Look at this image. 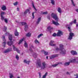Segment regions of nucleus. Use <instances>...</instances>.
<instances>
[{"label":"nucleus","mask_w":78,"mask_h":78,"mask_svg":"<svg viewBox=\"0 0 78 78\" xmlns=\"http://www.w3.org/2000/svg\"><path fill=\"white\" fill-rule=\"evenodd\" d=\"M33 56H34V58H37V54H36V53H35V54H34Z\"/></svg>","instance_id":"39"},{"label":"nucleus","mask_w":78,"mask_h":78,"mask_svg":"<svg viewBox=\"0 0 78 78\" xmlns=\"http://www.w3.org/2000/svg\"><path fill=\"white\" fill-rule=\"evenodd\" d=\"M1 16H3V15H4L5 13V12H1Z\"/></svg>","instance_id":"37"},{"label":"nucleus","mask_w":78,"mask_h":78,"mask_svg":"<svg viewBox=\"0 0 78 78\" xmlns=\"http://www.w3.org/2000/svg\"><path fill=\"white\" fill-rule=\"evenodd\" d=\"M52 23L55 25V26H58V25H59V24L58 23V21L57 20L55 21H52Z\"/></svg>","instance_id":"9"},{"label":"nucleus","mask_w":78,"mask_h":78,"mask_svg":"<svg viewBox=\"0 0 78 78\" xmlns=\"http://www.w3.org/2000/svg\"><path fill=\"white\" fill-rule=\"evenodd\" d=\"M57 56H58V54L52 55L51 56H50V59H53V58H54L57 57Z\"/></svg>","instance_id":"14"},{"label":"nucleus","mask_w":78,"mask_h":78,"mask_svg":"<svg viewBox=\"0 0 78 78\" xmlns=\"http://www.w3.org/2000/svg\"><path fill=\"white\" fill-rule=\"evenodd\" d=\"M43 53H44V55H48V52L45 51H43Z\"/></svg>","instance_id":"38"},{"label":"nucleus","mask_w":78,"mask_h":78,"mask_svg":"<svg viewBox=\"0 0 78 78\" xmlns=\"http://www.w3.org/2000/svg\"><path fill=\"white\" fill-rule=\"evenodd\" d=\"M38 20H41V18L40 17L38 18Z\"/></svg>","instance_id":"56"},{"label":"nucleus","mask_w":78,"mask_h":78,"mask_svg":"<svg viewBox=\"0 0 78 78\" xmlns=\"http://www.w3.org/2000/svg\"><path fill=\"white\" fill-rule=\"evenodd\" d=\"M1 9L3 11H5V10L6 9V7L5 5H2L1 7Z\"/></svg>","instance_id":"16"},{"label":"nucleus","mask_w":78,"mask_h":78,"mask_svg":"<svg viewBox=\"0 0 78 78\" xmlns=\"http://www.w3.org/2000/svg\"><path fill=\"white\" fill-rule=\"evenodd\" d=\"M56 35H57V34H56V33H54L52 35V36H53L54 37H56Z\"/></svg>","instance_id":"44"},{"label":"nucleus","mask_w":78,"mask_h":78,"mask_svg":"<svg viewBox=\"0 0 78 78\" xmlns=\"http://www.w3.org/2000/svg\"><path fill=\"white\" fill-rule=\"evenodd\" d=\"M71 53L72 54V55H77V52H76L75 51H71Z\"/></svg>","instance_id":"15"},{"label":"nucleus","mask_w":78,"mask_h":78,"mask_svg":"<svg viewBox=\"0 0 78 78\" xmlns=\"http://www.w3.org/2000/svg\"><path fill=\"white\" fill-rule=\"evenodd\" d=\"M51 16L52 18H53V19H55V20H59V18H58L57 15L54 13H51Z\"/></svg>","instance_id":"4"},{"label":"nucleus","mask_w":78,"mask_h":78,"mask_svg":"<svg viewBox=\"0 0 78 78\" xmlns=\"http://www.w3.org/2000/svg\"><path fill=\"white\" fill-rule=\"evenodd\" d=\"M12 51V48H9L8 49H7L4 52V53H6L9 51Z\"/></svg>","instance_id":"12"},{"label":"nucleus","mask_w":78,"mask_h":78,"mask_svg":"<svg viewBox=\"0 0 78 78\" xmlns=\"http://www.w3.org/2000/svg\"><path fill=\"white\" fill-rule=\"evenodd\" d=\"M16 58L17 61H18V60H19V56L18 55H16Z\"/></svg>","instance_id":"33"},{"label":"nucleus","mask_w":78,"mask_h":78,"mask_svg":"<svg viewBox=\"0 0 78 78\" xmlns=\"http://www.w3.org/2000/svg\"><path fill=\"white\" fill-rule=\"evenodd\" d=\"M3 30L4 32H6V30H7V28L6 27H4L3 29Z\"/></svg>","instance_id":"28"},{"label":"nucleus","mask_w":78,"mask_h":78,"mask_svg":"<svg viewBox=\"0 0 78 78\" xmlns=\"http://www.w3.org/2000/svg\"><path fill=\"white\" fill-rule=\"evenodd\" d=\"M70 62H67L64 63V66H69L70 64V62H73V63H76V64H78V58L74 57L73 58L70 60Z\"/></svg>","instance_id":"3"},{"label":"nucleus","mask_w":78,"mask_h":78,"mask_svg":"<svg viewBox=\"0 0 78 78\" xmlns=\"http://www.w3.org/2000/svg\"><path fill=\"white\" fill-rule=\"evenodd\" d=\"M73 21H72V22H71L70 23V24L69 25L70 26L71 25H72V24H73Z\"/></svg>","instance_id":"48"},{"label":"nucleus","mask_w":78,"mask_h":78,"mask_svg":"<svg viewBox=\"0 0 78 78\" xmlns=\"http://www.w3.org/2000/svg\"><path fill=\"white\" fill-rule=\"evenodd\" d=\"M43 14H44V15H46V14H48V13L47 12H43Z\"/></svg>","instance_id":"42"},{"label":"nucleus","mask_w":78,"mask_h":78,"mask_svg":"<svg viewBox=\"0 0 78 78\" xmlns=\"http://www.w3.org/2000/svg\"><path fill=\"white\" fill-rule=\"evenodd\" d=\"M61 35H62V32L59 30H58V32L57 34V36H61Z\"/></svg>","instance_id":"10"},{"label":"nucleus","mask_w":78,"mask_h":78,"mask_svg":"<svg viewBox=\"0 0 78 78\" xmlns=\"http://www.w3.org/2000/svg\"><path fill=\"white\" fill-rule=\"evenodd\" d=\"M26 36L27 37H30L31 36V34L30 33H28L26 34Z\"/></svg>","instance_id":"29"},{"label":"nucleus","mask_w":78,"mask_h":78,"mask_svg":"<svg viewBox=\"0 0 78 78\" xmlns=\"http://www.w3.org/2000/svg\"><path fill=\"white\" fill-rule=\"evenodd\" d=\"M53 43H55V41L53 40L51 41L49 43V45H50L51 46H55L56 44H54Z\"/></svg>","instance_id":"8"},{"label":"nucleus","mask_w":78,"mask_h":78,"mask_svg":"<svg viewBox=\"0 0 78 78\" xmlns=\"http://www.w3.org/2000/svg\"><path fill=\"white\" fill-rule=\"evenodd\" d=\"M23 40H24L23 39H22L19 42V44H21V43H22V42L23 41Z\"/></svg>","instance_id":"30"},{"label":"nucleus","mask_w":78,"mask_h":78,"mask_svg":"<svg viewBox=\"0 0 78 78\" xmlns=\"http://www.w3.org/2000/svg\"><path fill=\"white\" fill-rule=\"evenodd\" d=\"M42 36H43V34H39L37 36V38L38 39L40 38V37H41Z\"/></svg>","instance_id":"24"},{"label":"nucleus","mask_w":78,"mask_h":78,"mask_svg":"<svg viewBox=\"0 0 78 78\" xmlns=\"http://www.w3.org/2000/svg\"><path fill=\"white\" fill-rule=\"evenodd\" d=\"M57 11L58 12H59V13H61V12H62V10H61V9L60 7L58 8Z\"/></svg>","instance_id":"18"},{"label":"nucleus","mask_w":78,"mask_h":78,"mask_svg":"<svg viewBox=\"0 0 78 78\" xmlns=\"http://www.w3.org/2000/svg\"><path fill=\"white\" fill-rule=\"evenodd\" d=\"M9 76L10 78H12L13 77V74L12 73H9Z\"/></svg>","instance_id":"23"},{"label":"nucleus","mask_w":78,"mask_h":78,"mask_svg":"<svg viewBox=\"0 0 78 78\" xmlns=\"http://www.w3.org/2000/svg\"><path fill=\"white\" fill-rule=\"evenodd\" d=\"M30 51H32V50H31V49H30Z\"/></svg>","instance_id":"58"},{"label":"nucleus","mask_w":78,"mask_h":78,"mask_svg":"<svg viewBox=\"0 0 78 78\" xmlns=\"http://www.w3.org/2000/svg\"><path fill=\"white\" fill-rule=\"evenodd\" d=\"M1 19L2 20H7V19L5 18L4 17H3V16H1Z\"/></svg>","instance_id":"34"},{"label":"nucleus","mask_w":78,"mask_h":78,"mask_svg":"<svg viewBox=\"0 0 78 78\" xmlns=\"http://www.w3.org/2000/svg\"><path fill=\"white\" fill-rule=\"evenodd\" d=\"M73 23H76V20H75L73 21Z\"/></svg>","instance_id":"46"},{"label":"nucleus","mask_w":78,"mask_h":78,"mask_svg":"<svg viewBox=\"0 0 78 78\" xmlns=\"http://www.w3.org/2000/svg\"><path fill=\"white\" fill-rule=\"evenodd\" d=\"M36 65L37 66V68H39V67H41V69H46L47 67V65L45 62H43L42 63V66L41 64V63L40 62V60H39V62H37L36 63Z\"/></svg>","instance_id":"2"},{"label":"nucleus","mask_w":78,"mask_h":78,"mask_svg":"<svg viewBox=\"0 0 78 78\" xmlns=\"http://www.w3.org/2000/svg\"><path fill=\"white\" fill-rule=\"evenodd\" d=\"M29 9H27L24 12V14H27L28 12H29Z\"/></svg>","instance_id":"21"},{"label":"nucleus","mask_w":78,"mask_h":78,"mask_svg":"<svg viewBox=\"0 0 78 78\" xmlns=\"http://www.w3.org/2000/svg\"><path fill=\"white\" fill-rule=\"evenodd\" d=\"M59 48L58 47H56L55 48V51H60L61 54L64 55L66 54V51L63 48V45L62 44H59Z\"/></svg>","instance_id":"1"},{"label":"nucleus","mask_w":78,"mask_h":78,"mask_svg":"<svg viewBox=\"0 0 78 78\" xmlns=\"http://www.w3.org/2000/svg\"><path fill=\"white\" fill-rule=\"evenodd\" d=\"M17 78H20L19 76H18Z\"/></svg>","instance_id":"59"},{"label":"nucleus","mask_w":78,"mask_h":78,"mask_svg":"<svg viewBox=\"0 0 78 78\" xmlns=\"http://www.w3.org/2000/svg\"><path fill=\"white\" fill-rule=\"evenodd\" d=\"M13 48L14 51H16L18 53H20V51H19V49L17 48H16L14 45H13Z\"/></svg>","instance_id":"11"},{"label":"nucleus","mask_w":78,"mask_h":78,"mask_svg":"<svg viewBox=\"0 0 78 78\" xmlns=\"http://www.w3.org/2000/svg\"><path fill=\"white\" fill-rule=\"evenodd\" d=\"M17 4H18V2H16L13 4V5L14 6H16V5H17Z\"/></svg>","instance_id":"40"},{"label":"nucleus","mask_w":78,"mask_h":78,"mask_svg":"<svg viewBox=\"0 0 78 78\" xmlns=\"http://www.w3.org/2000/svg\"><path fill=\"white\" fill-rule=\"evenodd\" d=\"M25 14H24V13L23 12H22L21 13V15L22 16H24Z\"/></svg>","instance_id":"51"},{"label":"nucleus","mask_w":78,"mask_h":78,"mask_svg":"<svg viewBox=\"0 0 78 78\" xmlns=\"http://www.w3.org/2000/svg\"><path fill=\"white\" fill-rule=\"evenodd\" d=\"M17 11H19V8H17Z\"/></svg>","instance_id":"53"},{"label":"nucleus","mask_w":78,"mask_h":78,"mask_svg":"<svg viewBox=\"0 0 78 78\" xmlns=\"http://www.w3.org/2000/svg\"><path fill=\"white\" fill-rule=\"evenodd\" d=\"M24 47H25L26 48H27V47H28V44L26 41H25L24 42Z\"/></svg>","instance_id":"22"},{"label":"nucleus","mask_w":78,"mask_h":78,"mask_svg":"<svg viewBox=\"0 0 78 78\" xmlns=\"http://www.w3.org/2000/svg\"><path fill=\"white\" fill-rule=\"evenodd\" d=\"M21 23L22 25H25V29L24 30L25 31H27V29L28 28V25H27V23L25 22H22Z\"/></svg>","instance_id":"5"},{"label":"nucleus","mask_w":78,"mask_h":78,"mask_svg":"<svg viewBox=\"0 0 78 78\" xmlns=\"http://www.w3.org/2000/svg\"><path fill=\"white\" fill-rule=\"evenodd\" d=\"M5 22L6 23H8V20H5Z\"/></svg>","instance_id":"50"},{"label":"nucleus","mask_w":78,"mask_h":78,"mask_svg":"<svg viewBox=\"0 0 78 78\" xmlns=\"http://www.w3.org/2000/svg\"><path fill=\"white\" fill-rule=\"evenodd\" d=\"M32 6H33V7L34 9L35 10V11H37V10L36 9V8L35 7V6H34V3H32Z\"/></svg>","instance_id":"36"},{"label":"nucleus","mask_w":78,"mask_h":78,"mask_svg":"<svg viewBox=\"0 0 78 78\" xmlns=\"http://www.w3.org/2000/svg\"><path fill=\"white\" fill-rule=\"evenodd\" d=\"M51 3L53 5H55V1L54 0H51Z\"/></svg>","instance_id":"27"},{"label":"nucleus","mask_w":78,"mask_h":78,"mask_svg":"<svg viewBox=\"0 0 78 78\" xmlns=\"http://www.w3.org/2000/svg\"><path fill=\"white\" fill-rule=\"evenodd\" d=\"M73 36H74V34L72 33H69V36L68 39H69V40L72 39Z\"/></svg>","instance_id":"7"},{"label":"nucleus","mask_w":78,"mask_h":78,"mask_svg":"<svg viewBox=\"0 0 78 78\" xmlns=\"http://www.w3.org/2000/svg\"><path fill=\"white\" fill-rule=\"evenodd\" d=\"M66 74H67V75H69V72H66Z\"/></svg>","instance_id":"55"},{"label":"nucleus","mask_w":78,"mask_h":78,"mask_svg":"<svg viewBox=\"0 0 78 78\" xmlns=\"http://www.w3.org/2000/svg\"><path fill=\"white\" fill-rule=\"evenodd\" d=\"M71 1L72 3L73 6H75V5L74 3V2H73V0H71Z\"/></svg>","instance_id":"35"},{"label":"nucleus","mask_w":78,"mask_h":78,"mask_svg":"<svg viewBox=\"0 0 78 78\" xmlns=\"http://www.w3.org/2000/svg\"><path fill=\"white\" fill-rule=\"evenodd\" d=\"M76 12H78V9H76Z\"/></svg>","instance_id":"54"},{"label":"nucleus","mask_w":78,"mask_h":78,"mask_svg":"<svg viewBox=\"0 0 78 78\" xmlns=\"http://www.w3.org/2000/svg\"><path fill=\"white\" fill-rule=\"evenodd\" d=\"M75 76V78H78V74H76V75H74Z\"/></svg>","instance_id":"45"},{"label":"nucleus","mask_w":78,"mask_h":78,"mask_svg":"<svg viewBox=\"0 0 78 78\" xmlns=\"http://www.w3.org/2000/svg\"><path fill=\"white\" fill-rule=\"evenodd\" d=\"M62 64V63H59L58 64H55L53 65H52V66H53V67H56V66H58V64Z\"/></svg>","instance_id":"25"},{"label":"nucleus","mask_w":78,"mask_h":78,"mask_svg":"<svg viewBox=\"0 0 78 78\" xmlns=\"http://www.w3.org/2000/svg\"><path fill=\"white\" fill-rule=\"evenodd\" d=\"M6 34H7L9 35V40H10V41H12V35L9 34V33H8V32H7Z\"/></svg>","instance_id":"13"},{"label":"nucleus","mask_w":78,"mask_h":78,"mask_svg":"<svg viewBox=\"0 0 78 78\" xmlns=\"http://www.w3.org/2000/svg\"><path fill=\"white\" fill-rule=\"evenodd\" d=\"M48 30H51V29H53V27L50 26L48 27Z\"/></svg>","instance_id":"32"},{"label":"nucleus","mask_w":78,"mask_h":78,"mask_svg":"<svg viewBox=\"0 0 78 78\" xmlns=\"http://www.w3.org/2000/svg\"><path fill=\"white\" fill-rule=\"evenodd\" d=\"M40 21H41V20H37L36 22L37 24H39V22H40Z\"/></svg>","instance_id":"41"},{"label":"nucleus","mask_w":78,"mask_h":78,"mask_svg":"<svg viewBox=\"0 0 78 78\" xmlns=\"http://www.w3.org/2000/svg\"><path fill=\"white\" fill-rule=\"evenodd\" d=\"M16 23H18V22L17 21H16Z\"/></svg>","instance_id":"60"},{"label":"nucleus","mask_w":78,"mask_h":78,"mask_svg":"<svg viewBox=\"0 0 78 78\" xmlns=\"http://www.w3.org/2000/svg\"><path fill=\"white\" fill-rule=\"evenodd\" d=\"M7 43L8 44V45H9V46H11V44H13V42L11 41L10 42H8Z\"/></svg>","instance_id":"17"},{"label":"nucleus","mask_w":78,"mask_h":78,"mask_svg":"<svg viewBox=\"0 0 78 78\" xmlns=\"http://www.w3.org/2000/svg\"><path fill=\"white\" fill-rule=\"evenodd\" d=\"M2 40L4 41L2 43V45L3 46V47H5V45H6V40L5 39V36H3L2 37Z\"/></svg>","instance_id":"6"},{"label":"nucleus","mask_w":78,"mask_h":78,"mask_svg":"<svg viewBox=\"0 0 78 78\" xmlns=\"http://www.w3.org/2000/svg\"><path fill=\"white\" fill-rule=\"evenodd\" d=\"M15 34L16 36H19V33L17 32V30H16L15 31Z\"/></svg>","instance_id":"20"},{"label":"nucleus","mask_w":78,"mask_h":78,"mask_svg":"<svg viewBox=\"0 0 78 78\" xmlns=\"http://www.w3.org/2000/svg\"><path fill=\"white\" fill-rule=\"evenodd\" d=\"M30 62V61H27L26 60H24V63H26V64H29Z\"/></svg>","instance_id":"19"},{"label":"nucleus","mask_w":78,"mask_h":78,"mask_svg":"<svg viewBox=\"0 0 78 78\" xmlns=\"http://www.w3.org/2000/svg\"><path fill=\"white\" fill-rule=\"evenodd\" d=\"M47 18L48 19H50V16H48Z\"/></svg>","instance_id":"52"},{"label":"nucleus","mask_w":78,"mask_h":78,"mask_svg":"<svg viewBox=\"0 0 78 78\" xmlns=\"http://www.w3.org/2000/svg\"><path fill=\"white\" fill-rule=\"evenodd\" d=\"M68 28L69 30V31L70 32H71V29H70V27H68Z\"/></svg>","instance_id":"43"},{"label":"nucleus","mask_w":78,"mask_h":78,"mask_svg":"<svg viewBox=\"0 0 78 78\" xmlns=\"http://www.w3.org/2000/svg\"><path fill=\"white\" fill-rule=\"evenodd\" d=\"M48 56H47L46 57V59H48Z\"/></svg>","instance_id":"57"},{"label":"nucleus","mask_w":78,"mask_h":78,"mask_svg":"<svg viewBox=\"0 0 78 78\" xmlns=\"http://www.w3.org/2000/svg\"><path fill=\"white\" fill-rule=\"evenodd\" d=\"M34 12H33L32 13V16H33V19H34Z\"/></svg>","instance_id":"47"},{"label":"nucleus","mask_w":78,"mask_h":78,"mask_svg":"<svg viewBox=\"0 0 78 78\" xmlns=\"http://www.w3.org/2000/svg\"><path fill=\"white\" fill-rule=\"evenodd\" d=\"M34 42H35V44H39V42L37 40H35Z\"/></svg>","instance_id":"31"},{"label":"nucleus","mask_w":78,"mask_h":78,"mask_svg":"<svg viewBox=\"0 0 78 78\" xmlns=\"http://www.w3.org/2000/svg\"><path fill=\"white\" fill-rule=\"evenodd\" d=\"M48 73H46L43 76V77L42 78H45L46 77V76L47 75Z\"/></svg>","instance_id":"26"},{"label":"nucleus","mask_w":78,"mask_h":78,"mask_svg":"<svg viewBox=\"0 0 78 78\" xmlns=\"http://www.w3.org/2000/svg\"><path fill=\"white\" fill-rule=\"evenodd\" d=\"M39 76H40V78H41V73H39Z\"/></svg>","instance_id":"49"}]
</instances>
